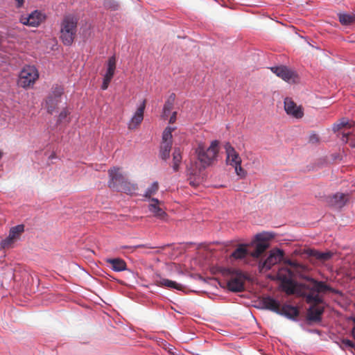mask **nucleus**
Wrapping results in <instances>:
<instances>
[{
	"label": "nucleus",
	"instance_id": "b1692460",
	"mask_svg": "<svg viewBox=\"0 0 355 355\" xmlns=\"http://www.w3.org/2000/svg\"><path fill=\"white\" fill-rule=\"evenodd\" d=\"M306 254L309 257H315L316 259L322 261H327L333 256V253L331 252H322L313 249L306 250Z\"/></svg>",
	"mask_w": 355,
	"mask_h": 355
},
{
	"label": "nucleus",
	"instance_id": "393cba45",
	"mask_svg": "<svg viewBox=\"0 0 355 355\" xmlns=\"http://www.w3.org/2000/svg\"><path fill=\"white\" fill-rule=\"evenodd\" d=\"M137 186L135 184H132L127 180V179L123 182L119 187V189H116L118 191H122L129 195H132L136 193L137 190Z\"/></svg>",
	"mask_w": 355,
	"mask_h": 355
},
{
	"label": "nucleus",
	"instance_id": "20e7f679",
	"mask_svg": "<svg viewBox=\"0 0 355 355\" xmlns=\"http://www.w3.org/2000/svg\"><path fill=\"white\" fill-rule=\"evenodd\" d=\"M218 141L217 140L212 141L209 147L205 148L202 144H200L196 152L198 159L203 168L210 166L216 159L218 153Z\"/></svg>",
	"mask_w": 355,
	"mask_h": 355
},
{
	"label": "nucleus",
	"instance_id": "c756f323",
	"mask_svg": "<svg viewBox=\"0 0 355 355\" xmlns=\"http://www.w3.org/2000/svg\"><path fill=\"white\" fill-rule=\"evenodd\" d=\"M116 58L112 56L108 59L107 71L105 75L114 76L116 70Z\"/></svg>",
	"mask_w": 355,
	"mask_h": 355
},
{
	"label": "nucleus",
	"instance_id": "7ed1b4c3",
	"mask_svg": "<svg viewBox=\"0 0 355 355\" xmlns=\"http://www.w3.org/2000/svg\"><path fill=\"white\" fill-rule=\"evenodd\" d=\"M322 292L311 291L306 295L305 301L311 304L307 310V320L311 322H320L324 311V301L320 293Z\"/></svg>",
	"mask_w": 355,
	"mask_h": 355
},
{
	"label": "nucleus",
	"instance_id": "423d86ee",
	"mask_svg": "<svg viewBox=\"0 0 355 355\" xmlns=\"http://www.w3.org/2000/svg\"><path fill=\"white\" fill-rule=\"evenodd\" d=\"M39 74L35 67L26 66L21 71L18 85L22 87H28L34 84Z\"/></svg>",
	"mask_w": 355,
	"mask_h": 355
},
{
	"label": "nucleus",
	"instance_id": "2eb2a0df",
	"mask_svg": "<svg viewBox=\"0 0 355 355\" xmlns=\"http://www.w3.org/2000/svg\"><path fill=\"white\" fill-rule=\"evenodd\" d=\"M146 107V100H144L143 103L137 109L135 114L132 117L131 120L128 123V128L129 130L136 129L142 122L144 119V113Z\"/></svg>",
	"mask_w": 355,
	"mask_h": 355
},
{
	"label": "nucleus",
	"instance_id": "f3484780",
	"mask_svg": "<svg viewBox=\"0 0 355 355\" xmlns=\"http://www.w3.org/2000/svg\"><path fill=\"white\" fill-rule=\"evenodd\" d=\"M162 202L158 199L153 198H150V203L148 205V209L153 215L162 220H165L167 217V214L160 207Z\"/></svg>",
	"mask_w": 355,
	"mask_h": 355
},
{
	"label": "nucleus",
	"instance_id": "5701e85b",
	"mask_svg": "<svg viewBox=\"0 0 355 355\" xmlns=\"http://www.w3.org/2000/svg\"><path fill=\"white\" fill-rule=\"evenodd\" d=\"M248 255L250 256V246L249 245L240 244L232 253L231 257L235 259H241Z\"/></svg>",
	"mask_w": 355,
	"mask_h": 355
},
{
	"label": "nucleus",
	"instance_id": "cd10ccee",
	"mask_svg": "<svg viewBox=\"0 0 355 355\" xmlns=\"http://www.w3.org/2000/svg\"><path fill=\"white\" fill-rule=\"evenodd\" d=\"M182 161L181 151L179 148H175L173 153V168L175 171L179 170V164Z\"/></svg>",
	"mask_w": 355,
	"mask_h": 355
},
{
	"label": "nucleus",
	"instance_id": "7c9ffc66",
	"mask_svg": "<svg viewBox=\"0 0 355 355\" xmlns=\"http://www.w3.org/2000/svg\"><path fill=\"white\" fill-rule=\"evenodd\" d=\"M159 189V184L157 182H154L146 191L144 197L150 200L151 196H154Z\"/></svg>",
	"mask_w": 355,
	"mask_h": 355
},
{
	"label": "nucleus",
	"instance_id": "1a4fd4ad",
	"mask_svg": "<svg viewBox=\"0 0 355 355\" xmlns=\"http://www.w3.org/2000/svg\"><path fill=\"white\" fill-rule=\"evenodd\" d=\"M272 73L276 74L284 81L289 83H295L298 80V76L294 71L286 66L280 65L270 68Z\"/></svg>",
	"mask_w": 355,
	"mask_h": 355
},
{
	"label": "nucleus",
	"instance_id": "bb28decb",
	"mask_svg": "<svg viewBox=\"0 0 355 355\" xmlns=\"http://www.w3.org/2000/svg\"><path fill=\"white\" fill-rule=\"evenodd\" d=\"M172 147V143L162 142L160 147V157L166 160L170 157V152Z\"/></svg>",
	"mask_w": 355,
	"mask_h": 355
},
{
	"label": "nucleus",
	"instance_id": "ea45409f",
	"mask_svg": "<svg viewBox=\"0 0 355 355\" xmlns=\"http://www.w3.org/2000/svg\"><path fill=\"white\" fill-rule=\"evenodd\" d=\"M176 116H177V112H173L169 119V123H174L176 121Z\"/></svg>",
	"mask_w": 355,
	"mask_h": 355
},
{
	"label": "nucleus",
	"instance_id": "4be33fe9",
	"mask_svg": "<svg viewBox=\"0 0 355 355\" xmlns=\"http://www.w3.org/2000/svg\"><path fill=\"white\" fill-rule=\"evenodd\" d=\"M105 261L115 272H121L127 269L125 261L121 258L107 259Z\"/></svg>",
	"mask_w": 355,
	"mask_h": 355
},
{
	"label": "nucleus",
	"instance_id": "c9c22d12",
	"mask_svg": "<svg viewBox=\"0 0 355 355\" xmlns=\"http://www.w3.org/2000/svg\"><path fill=\"white\" fill-rule=\"evenodd\" d=\"M69 114V112L67 109L64 108L63 110L61 111L58 116V121L59 123H61L63 120H64L67 116Z\"/></svg>",
	"mask_w": 355,
	"mask_h": 355
},
{
	"label": "nucleus",
	"instance_id": "412c9836",
	"mask_svg": "<svg viewBox=\"0 0 355 355\" xmlns=\"http://www.w3.org/2000/svg\"><path fill=\"white\" fill-rule=\"evenodd\" d=\"M277 314L284 315L290 319H295L299 315V310L295 306L284 304L282 307L280 306L279 312Z\"/></svg>",
	"mask_w": 355,
	"mask_h": 355
},
{
	"label": "nucleus",
	"instance_id": "c85d7f7f",
	"mask_svg": "<svg viewBox=\"0 0 355 355\" xmlns=\"http://www.w3.org/2000/svg\"><path fill=\"white\" fill-rule=\"evenodd\" d=\"M354 122L352 121L349 122V121L346 120L345 119H341L339 122L334 124L333 125V130L334 132L338 131L342 128H349L352 125H354Z\"/></svg>",
	"mask_w": 355,
	"mask_h": 355
},
{
	"label": "nucleus",
	"instance_id": "a211bd4d",
	"mask_svg": "<svg viewBox=\"0 0 355 355\" xmlns=\"http://www.w3.org/2000/svg\"><path fill=\"white\" fill-rule=\"evenodd\" d=\"M347 200L345 194L342 193H337L332 196L328 198V204L334 208L339 209L343 207Z\"/></svg>",
	"mask_w": 355,
	"mask_h": 355
},
{
	"label": "nucleus",
	"instance_id": "c03bdc74",
	"mask_svg": "<svg viewBox=\"0 0 355 355\" xmlns=\"http://www.w3.org/2000/svg\"><path fill=\"white\" fill-rule=\"evenodd\" d=\"M351 146L355 148V141L353 144H352Z\"/></svg>",
	"mask_w": 355,
	"mask_h": 355
},
{
	"label": "nucleus",
	"instance_id": "a18cd8bd",
	"mask_svg": "<svg viewBox=\"0 0 355 355\" xmlns=\"http://www.w3.org/2000/svg\"><path fill=\"white\" fill-rule=\"evenodd\" d=\"M351 146L355 148V141L353 144H352Z\"/></svg>",
	"mask_w": 355,
	"mask_h": 355
},
{
	"label": "nucleus",
	"instance_id": "a19ab883",
	"mask_svg": "<svg viewBox=\"0 0 355 355\" xmlns=\"http://www.w3.org/2000/svg\"><path fill=\"white\" fill-rule=\"evenodd\" d=\"M17 3V8H21L24 5V0H15Z\"/></svg>",
	"mask_w": 355,
	"mask_h": 355
},
{
	"label": "nucleus",
	"instance_id": "37998d69",
	"mask_svg": "<svg viewBox=\"0 0 355 355\" xmlns=\"http://www.w3.org/2000/svg\"><path fill=\"white\" fill-rule=\"evenodd\" d=\"M190 184L193 185V187H196V184H194V182H190Z\"/></svg>",
	"mask_w": 355,
	"mask_h": 355
},
{
	"label": "nucleus",
	"instance_id": "0eeeda50",
	"mask_svg": "<svg viewBox=\"0 0 355 355\" xmlns=\"http://www.w3.org/2000/svg\"><path fill=\"white\" fill-rule=\"evenodd\" d=\"M246 275L239 270H234L231 273L230 279L227 283L228 290L232 292H241L244 291Z\"/></svg>",
	"mask_w": 355,
	"mask_h": 355
},
{
	"label": "nucleus",
	"instance_id": "4468645a",
	"mask_svg": "<svg viewBox=\"0 0 355 355\" xmlns=\"http://www.w3.org/2000/svg\"><path fill=\"white\" fill-rule=\"evenodd\" d=\"M224 148L226 153V163L228 165L233 166L234 164H239L242 162V159L239 154L236 151L235 148L231 145L230 142L225 143Z\"/></svg>",
	"mask_w": 355,
	"mask_h": 355
},
{
	"label": "nucleus",
	"instance_id": "9b49d317",
	"mask_svg": "<svg viewBox=\"0 0 355 355\" xmlns=\"http://www.w3.org/2000/svg\"><path fill=\"white\" fill-rule=\"evenodd\" d=\"M110 180L108 187L110 189L116 190L119 186L126 180L125 177L121 173L119 168L113 167L108 171Z\"/></svg>",
	"mask_w": 355,
	"mask_h": 355
},
{
	"label": "nucleus",
	"instance_id": "473e14b6",
	"mask_svg": "<svg viewBox=\"0 0 355 355\" xmlns=\"http://www.w3.org/2000/svg\"><path fill=\"white\" fill-rule=\"evenodd\" d=\"M173 100L174 98H169L166 101L163 108V117H166V116H168L171 110L173 109Z\"/></svg>",
	"mask_w": 355,
	"mask_h": 355
},
{
	"label": "nucleus",
	"instance_id": "4c0bfd02",
	"mask_svg": "<svg viewBox=\"0 0 355 355\" xmlns=\"http://www.w3.org/2000/svg\"><path fill=\"white\" fill-rule=\"evenodd\" d=\"M352 133L350 132H346L345 130H344L343 132H342V135H343V137H342V140L345 142H348L349 141V135H351Z\"/></svg>",
	"mask_w": 355,
	"mask_h": 355
},
{
	"label": "nucleus",
	"instance_id": "6ab92c4d",
	"mask_svg": "<svg viewBox=\"0 0 355 355\" xmlns=\"http://www.w3.org/2000/svg\"><path fill=\"white\" fill-rule=\"evenodd\" d=\"M154 282L155 284L157 286L174 288L178 291H182L184 288V286L182 284L165 278L159 277L155 279Z\"/></svg>",
	"mask_w": 355,
	"mask_h": 355
},
{
	"label": "nucleus",
	"instance_id": "ddd939ff",
	"mask_svg": "<svg viewBox=\"0 0 355 355\" xmlns=\"http://www.w3.org/2000/svg\"><path fill=\"white\" fill-rule=\"evenodd\" d=\"M284 257V251L279 249L270 251L267 259L260 265L261 270H270L272 266L280 262Z\"/></svg>",
	"mask_w": 355,
	"mask_h": 355
},
{
	"label": "nucleus",
	"instance_id": "79ce46f5",
	"mask_svg": "<svg viewBox=\"0 0 355 355\" xmlns=\"http://www.w3.org/2000/svg\"><path fill=\"white\" fill-rule=\"evenodd\" d=\"M140 247H142V245H137V246H134V247H128V248H131V249H135V248H140ZM125 248H126V246H125ZM127 248H128V247H127Z\"/></svg>",
	"mask_w": 355,
	"mask_h": 355
},
{
	"label": "nucleus",
	"instance_id": "f03ea898",
	"mask_svg": "<svg viewBox=\"0 0 355 355\" xmlns=\"http://www.w3.org/2000/svg\"><path fill=\"white\" fill-rule=\"evenodd\" d=\"M78 17L74 14L64 15L60 24V40L65 46H71L76 37Z\"/></svg>",
	"mask_w": 355,
	"mask_h": 355
},
{
	"label": "nucleus",
	"instance_id": "a878e982",
	"mask_svg": "<svg viewBox=\"0 0 355 355\" xmlns=\"http://www.w3.org/2000/svg\"><path fill=\"white\" fill-rule=\"evenodd\" d=\"M338 19L341 24L348 26L355 24V14L353 13H340Z\"/></svg>",
	"mask_w": 355,
	"mask_h": 355
},
{
	"label": "nucleus",
	"instance_id": "72a5a7b5",
	"mask_svg": "<svg viewBox=\"0 0 355 355\" xmlns=\"http://www.w3.org/2000/svg\"><path fill=\"white\" fill-rule=\"evenodd\" d=\"M235 169L236 174L240 177V178H244L247 175L246 171L241 166V163L239 164H234L232 166Z\"/></svg>",
	"mask_w": 355,
	"mask_h": 355
},
{
	"label": "nucleus",
	"instance_id": "aec40b11",
	"mask_svg": "<svg viewBox=\"0 0 355 355\" xmlns=\"http://www.w3.org/2000/svg\"><path fill=\"white\" fill-rule=\"evenodd\" d=\"M261 303L266 309L272 311L276 313L279 312L280 304L270 296L263 297L261 300Z\"/></svg>",
	"mask_w": 355,
	"mask_h": 355
},
{
	"label": "nucleus",
	"instance_id": "39448f33",
	"mask_svg": "<svg viewBox=\"0 0 355 355\" xmlns=\"http://www.w3.org/2000/svg\"><path fill=\"white\" fill-rule=\"evenodd\" d=\"M63 93L64 88L60 85H56L51 88V92L45 99L44 105L48 113L53 114L57 110Z\"/></svg>",
	"mask_w": 355,
	"mask_h": 355
},
{
	"label": "nucleus",
	"instance_id": "f8f14e48",
	"mask_svg": "<svg viewBox=\"0 0 355 355\" xmlns=\"http://www.w3.org/2000/svg\"><path fill=\"white\" fill-rule=\"evenodd\" d=\"M44 19V16L41 12L38 10H34L28 15H22L20 17V22L24 25L37 27L38 26Z\"/></svg>",
	"mask_w": 355,
	"mask_h": 355
},
{
	"label": "nucleus",
	"instance_id": "dca6fc26",
	"mask_svg": "<svg viewBox=\"0 0 355 355\" xmlns=\"http://www.w3.org/2000/svg\"><path fill=\"white\" fill-rule=\"evenodd\" d=\"M284 109L288 114L300 119L303 116V111L301 107H297L295 103L290 98H286L284 100Z\"/></svg>",
	"mask_w": 355,
	"mask_h": 355
},
{
	"label": "nucleus",
	"instance_id": "f704fd0d",
	"mask_svg": "<svg viewBox=\"0 0 355 355\" xmlns=\"http://www.w3.org/2000/svg\"><path fill=\"white\" fill-rule=\"evenodd\" d=\"M112 78H113L112 76L104 75L103 84L101 85V89L103 90H105L107 89L109 84L111 82Z\"/></svg>",
	"mask_w": 355,
	"mask_h": 355
},
{
	"label": "nucleus",
	"instance_id": "6e6552de",
	"mask_svg": "<svg viewBox=\"0 0 355 355\" xmlns=\"http://www.w3.org/2000/svg\"><path fill=\"white\" fill-rule=\"evenodd\" d=\"M25 226L23 224L17 225L10 229L8 237L2 240L1 245L3 248H12L13 244L20 239L21 235L24 232Z\"/></svg>",
	"mask_w": 355,
	"mask_h": 355
},
{
	"label": "nucleus",
	"instance_id": "9d476101",
	"mask_svg": "<svg viewBox=\"0 0 355 355\" xmlns=\"http://www.w3.org/2000/svg\"><path fill=\"white\" fill-rule=\"evenodd\" d=\"M256 239V241L249 245L250 246V256L257 258L269 247V243L261 234L257 235Z\"/></svg>",
	"mask_w": 355,
	"mask_h": 355
},
{
	"label": "nucleus",
	"instance_id": "f257e3e1",
	"mask_svg": "<svg viewBox=\"0 0 355 355\" xmlns=\"http://www.w3.org/2000/svg\"><path fill=\"white\" fill-rule=\"evenodd\" d=\"M284 262L291 267V268L286 269L288 277L283 275L281 272L278 275L282 282V290L287 295H297V296L305 297L306 295H308L311 291H334L325 282L315 280L313 278H308L307 282L304 284H299L293 280L292 277L302 272L305 267L297 261L288 259H285Z\"/></svg>",
	"mask_w": 355,
	"mask_h": 355
},
{
	"label": "nucleus",
	"instance_id": "2f4dec72",
	"mask_svg": "<svg viewBox=\"0 0 355 355\" xmlns=\"http://www.w3.org/2000/svg\"><path fill=\"white\" fill-rule=\"evenodd\" d=\"M174 128L166 127L162 134V142L172 143V132Z\"/></svg>",
	"mask_w": 355,
	"mask_h": 355
},
{
	"label": "nucleus",
	"instance_id": "58836bf2",
	"mask_svg": "<svg viewBox=\"0 0 355 355\" xmlns=\"http://www.w3.org/2000/svg\"><path fill=\"white\" fill-rule=\"evenodd\" d=\"M319 141V137L317 135L313 134L310 136L309 141L314 144L317 143Z\"/></svg>",
	"mask_w": 355,
	"mask_h": 355
},
{
	"label": "nucleus",
	"instance_id": "e433bc0d",
	"mask_svg": "<svg viewBox=\"0 0 355 355\" xmlns=\"http://www.w3.org/2000/svg\"><path fill=\"white\" fill-rule=\"evenodd\" d=\"M342 343L345 347H350V348H354L355 347V344L352 340H350L349 339H343L342 340Z\"/></svg>",
	"mask_w": 355,
	"mask_h": 355
}]
</instances>
